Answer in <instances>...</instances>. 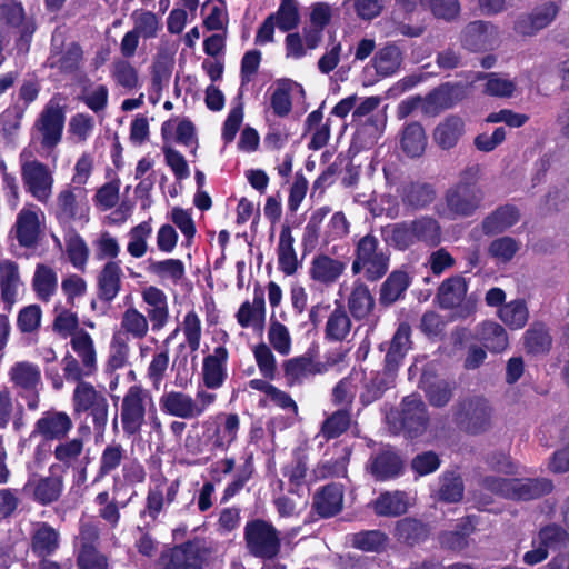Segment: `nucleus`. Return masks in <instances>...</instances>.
I'll use <instances>...</instances> for the list:
<instances>
[{
  "instance_id": "obj_1",
  "label": "nucleus",
  "mask_w": 569,
  "mask_h": 569,
  "mask_svg": "<svg viewBox=\"0 0 569 569\" xmlns=\"http://www.w3.org/2000/svg\"><path fill=\"white\" fill-rule=\"evenodd\" d=\"M473 168L466 169L459 182L452 184L445 193L443 201L438 207L440 217L456 220L473 216L481 207L483 192L476 182L470 181Z\"/></svg>"
},
{
  "instance_id": "obj_2",
  "label": "nucleus",
  "mask_w": 569,
  "mask_h": 569,
  "mask_svg": "<svg viewBox=\"0 0 569 569\" xmlns=\"http://www.w3.org/2000/svg\"><path fill=\"white\" fill-rule=\"evenodd\" d=\"M212 546L201 537H193L161 551L160 569H206L212 557Z\"/></svg>"
},
{
  "instance_id": "obj_3",
  "label": "nucleus",
  "mask_w": 569,
  "mask_h": 569,
  "mask_svg": "<svg viewBox=\"0 0 569 569\" xmlns=\"http://www.w3.org/2000/svg\"><path fill=\"white\" fill-rule=\"evenodd\" d=\"M482 487L498 496L513 500H531L551 492L552 482L546 478L506 479L488 476L482 479Z\"/></svg>"
},
{
  "instance_id": "obj_4",
  "label": "nucleus",
  "mask_w": 569,
  "mask_h": 569,
  "mask_svg": "<svg viewBox=\"0 0 569 569\" xmlns=\"http://www.w3.org/2000/svg\"><path fill=\"white\" fill-rule=\"evenodd\" d=\"M243 539L248 552L263 560H273L281 551L279 530L272 522L256 518L247 521Z\"/></svg>"
},
{
  "instance_id": "obj_5",
  "label": "nucleus",
  "mask_w": 569,
  "mask_h": 569,
  "mask_svg": "<svg viewBox=\"0 0 569 569\" xmlns=\"http://www.w3.org/2000/svg\"><path fill=\"white\" fill-rule=\"evenodd\" d=\"M0 27L17 31L14 49L18 54L30 51L37 23L33 17H27L21 1L0 0Z\"/></svg>"
},
{
  "instance_id": "obj_6",
  "label": "nucleus",
  "mask_w": 569,
  "mask_h": 569,
  "mask_svg": "<svg viewBox=\"0 0 569 569\" xmlns=\"http://www.w3.org/2000/svg\"><path fill=\"white\" fill-rule=\"evenodd\" d=\"M72 406L76 415L86 413L91 417L96 437H103L109 413V402L106 396L93 385L81 383L73 390Z\"/></svg>"
},
{
  "instance_id": "obj_7",
  "label": "nucleus",
  "mask_w": 569,
  "mask_h": 569,
  "mask_svg": "<svg viewBox=\"0 0 569 569\" xmlns=\"http://www.w3.org/2000/svg\"><path fill=\"white\" fill-rule=\"evenodd\" d=\"M457 425L466 432L480 435L492 426L493 409L488 399L472 396L460 401L453 412Z\"/></svg>"
},
{
  "instance_id": "obj_8",
  "label": "nucleus",
  "mask_w": 569,
  "mask_h": 569,
  "mask_svg": "<svg viewBox=\"0 0 569 569\" xmlns=\"http://www.w3.org/2000/svg\"><path fill=\"white\" fill-rule=\"evenodd\" d=\"M66 123V107L52 97L43 107L33 123V130L40 137V144L44 150L54 149L62 140Z\"/></svg>"
},
{
  "instance_id": "obj_9",
  "label": "nucleus",
  "mask_w": 569,
  "mask_h": 569,
  "mask_svg": "<svg viewBox=\"0 0 569 569\" xmlns=\"http://www.w3.org/2000/svg\"><path fill=\"white\" fill-rule=\"evenodd\" d=\"M150 393L140 385L128 388L121 401L120 419L123 435L132 437L139 435L146 423L147 399Z\"/></svg>"
},
{
  "instance_id": "obj_10",
  "label": "nucleus",
  "mask_w": 569,
  "mask_h": 569,
  "mask_svg": "<svg viewBox=\"0 0 569 569\" xmlns=\"http://www.w3.org/2000/svg\"><path fill=\"white\" fill-rule=\"evenodd\" d=\"M56 465L50 466V476L29 478L22 491L40 506H50L60 500L64 483L61 475H54Z\"/></svg>"
},
{
  "instance_id": "obj_11",
  "label": "nucleus",
  "mask_w": 569,
  "mask_h": 569,
  "mask_svg": "<svg viewBox=\"0 0 569 569\" xmlns=\"http://www.w3.org/2000/svg\"><path fill=\"white\" fill-rule=\"evenodd\" d=\"M375 237L366 236L358 243V272H363L368 280L375 281L383 277L388 270L389 258L377 249Z\"/></svg>"
},
{
  "instance_id": "obj_12",
  "label": "nucleus",
  "mask_w": 569,
  "mask_h": 569,
  "mask_svg": "<svg viewBox=\"0 0 569 569\" xmlns=\"http://www.w3.org/2000/svg\"><path fill=\"white\" fill-rule=\"evenodd\" d=\"M317 353L318 347L313 345L303 355L290 358L283 362V376L288 386L302 385L309 376L326 373L322 362L315 360Z\"/></svg>"
},
{
  "instance_id": "obj_13",
  "label": "nucleus",
  "mask_w": 569,
  "mask_h": 569,
  "mask_svg": "<svg viewBox=\"0 0 569 569\" xmlns=\"http://www.w3.org/2000/svg\"><path fill=\"white\" fill-rule=\"evenodd\" d=\"M26 190L38 201L47 202L52 192L53 178L47 164L32 160L21 167Z\"/></svg>"
},
{
  "instance_id": "obj_14",
  "label": "nucleus",
  "mask_w": 569,
  "mask_h": 569,
  "mask_svg": "<svg viewBox=\"0 0 569 569\" xmlns=\"http://www.w3.org/2000/svg\"><path fill=\"white\" fill-rule=\"evenodd\" d=\"M73 427L68 413L63 411L49 410L36 421L30 438L41 436L44 441H60L67 438Z\"/></svg>"
},
{
  "instance_id": "obj_15",
  "label": "nucleus",
  "mask_w": 569,
  "mask_h": 569,
  "mask_svg": "<svg viewBox=\"0 0 569 569\" xmlns=\"http://www.w3.org/2000/svg\"><path fill=\"white\" fill-rule=\"evenodd\" d=\"M60 532L49 522L38 521L30 532V551L38 560L50 558L60 549Z\"/></svg>"
},
{
  "instance_id": "obj_16",
  "label": "nucleus",
  "mask_w": 569,
  "mask_h": 569,
  "mask_svg": "<svg viewBox=\"0 0 569 569\" xmlns=\"http://www.w3.org/2000/svg\"><path fill=\"white\" fill-rule=\"evenodd\" d=\"M40 209L37 206L23 207L17 214L14 223V237L20 247L34 248L41 236L39 220Z\"/></svg>"
},
{
  "instance_id": "obj_17",
  "label": "nucleus",
  "mask_w": 569,
  "mask_h": 569,
  "mask_svg": "<svg viewBox=\"0 0 569 569\" xmlns=\"http://www.w3.org/2000/svg\"><path fill=\"white\" fill-rule=\"evenodd\" d=\"M229 351L224 346H218L213 352L202 360V383L207 389L221 388L228 378Z\"/></svg>"
},
{
  "instance_id": "obj_18",
  "label": "nucleus",
  "mask_w": 569,
  "mask_h": 569,
  "mask_svg": "<svg viewBox=\"0 0 569 569\" xmlns=\"http://www.w3.org/2000/svg\"><path fill=\"white\" fill-rule=\"evenodd\" d=\"M400 425L395 431L405 430L409 437L421 433L427 423L426 407L419 396L410 395L401 403Z\"/></svg>"
},
{
  "instance_id": "obj_19",
  "label": "nucleus",
  "mask_w": 569,
  "mask_h": 569,
  "mask_svg": "<svg viewBox=\"0 0 569 569\" xmlns=\"http://www.w3.org/2000/svg\"><path fill=\"white\" fill-rule=\"evenodd\" d=\"M559 7L553 1L537 6L529 14L520 17L515 23V30L522 36H532L548 27L557 17Z\"/></svg>"
},
{
  "instance_id": "obj_20",
  "label": "nucleus",
  "mask_w": 569,
  "mask_h": 569,
  "mask_svg": "<svg viewBox=\"0 0 569 569\" xmlns=\"http://www.w3.org/2000/svg\"><path fill=\"white\" fill-rule=\"evenodd\" d=\"M343 489L331 482L320 487L312 498V510L322 519L331 518L342 510Z\"/></svg>"
},
{
  "instance_id": "obj_21",
  "label": "nucleus",
  "mask_w": 569,
  "mask_h": 569,
  "mask_svg": "<svg viewBox=\"0 0 569 569\" xmlns=\"http://www.w3.org/2000/svg\"><path fill=\"white\" fill-rule=\"evenodd\" d=\"M367 469L379 481L398 478L403 473L405 463L401 457L391 449H383L372 456Z\"/></svg>"
},
{
  "instance_id": "obj_22",
  "label": "nucleus",
  "mask_w": 569,
  "mask_h": 569,
  "mask_svg": "<svg viewBox=\"0 0 569 569\" xmlns=\"http://www.w3.org/2000/svg\"><path fill=\"white\" fill-rule=\"evenodd\" d=\"M120 261H108L97 276V297L110 305L121 290Z\"/></svg>"
},
{
  "instance_id": "obj_23",
  "label": "nucleus",
  "mask_w": 569,
  "mask_h": 569,
  "mask_svg": "<svg viewBox=\"0 0 569 569\" xmlns=\"http://www.w3.org/2000/svg\"><path fill=\"white\" fill-rule=\"evenodd\" d=\"M379 103V97H369L358 106V137L360 134L367 137L365 140L366 146H370L376 142L383 126L381 117H368V113L375 110Z\"/></svg>"
},
{
  "instance_id": "obj_24",
  "label": "nucleus",
  "mask_w": 569,
  "mask_h": 569,
  "mask_svg": "<svg viewBox=\"0 0 569 569\" xmlns=\"http://www.w3.org/2000/svg\"><path fill=\"white\" fill-rule=\"evenodd\" d=\"M159 407L168 416L180 419L196 418V400L182 391H164L159 398Z\"/></svg>"
},
{
  "instance_id": "obj_25",
  "label": "nucleus",
  "mask_w": 569,
  "mask_h": 569,
  "mask_svg": "<svg viewBox=\"0 0 569 569\" xmlns=\"http://www.w3.org/2000/svg\"><path fill=\"white\" fill-rule=\"evenodd\" d=\"M520 211L517 207L505 204L490 212L481 221V230L486 236L501 234L517 224Z\"/></svg>"
},
{
  "instance_id": "obj_26",
  "label": "nucleus",
  "mask_w": 569,
  "mask_h": 569,
  "mask_svg": "<svg viewBox=\"0 0 569 569\" xmlns=\"http://www.w3.org/2000/svg\"><path fill=\"white\" fill-rule=\"evenodd\" d=\"M466 132V121L457 114L446 117L433 130V140L443 150L452 149Z\"/></svg>"
},
{
  "instance_id": "obj_27",
  "label": "nucleus",
  "mask_w": 569,
  "mask_h": 569,
  "mask_svg": "<svg viewBox=\"0 0 569 569\" xmlns=\"http://www.w3.org/2000/svg\"><path fill=\"white\" fill-rule=\"evenodd\" d=\"M127 459V450L124 447L112 440L101 451L99 458V466L92 483L102 481L106 477L110 476L119 467H122Z\"/></svg>"
},
{
  "instance_id": "obj_28",
  "label": "nucleus",
  "mask_w": 569,
  "mask_h": 569,
  "mask_svg": "<svg viewBox=\"0 0 569 569\" xmlns=\"http://www.w3.org/2000/svg\"><path fill=\"white\" fill-rule=\"evenodd\" d=\"M468 286L461 276L447 278L438 288L436 300L442 309H452L462 303Z\"/></svg>"
},
{
  "instance_id": "obj_29",
  "label": "nucleus",
  "mask_w": 569,
  "mask_h": 569,
  "mask_svg": "<svg viewBox=\"0 0 569 569\" xmlns=\"http://www.w3.org/2000/svg\"><path fill=\"white\" fill-rule=\"evenodd\" d=\"M372 506L375 512L379 516L398 517L407 512L410 498L405 491H386L379 495Z\"/></svg>"
},
{
  "instance_id": "obj_30",
  "label": "nucleus",
  "mask_w": 569,
  "mask_h": 569,
  "mask_svg": "<svg viewBox=\"0 0 569 569\" xmlns=\"http://www.w3.org/2000/svg\"><path fill=\"white\" fill-rule=\"evenodd\" d=\"M293 89H298L302 96L305 94L303 87L291 79H281L277 82V88L270 96V107L274 116L283 118L291 112V91Z\"/></svg>"
},
{
  "instance_id": "obj_31",
  "label": "nucleus",
  "mask_w": 569,
  "mask_h": 569,
  "mask_svg": "<svg viewBox=\"0 0 569 569\" xmlns=\"http://www.w3.org/2000/svg\"><path fill=\"white\" fill-rule=\"evenodd\" d=\"M9 377L16 388L24 391H36L41 385L39 366L29 361L16 362L10 368Z\"/></svg>"
},
{
  "instance_id": "obj_32",
  "label": "nucleus",
  "mask_w": 569,
  "mask_h": 569,
  "mask_svg": "<svg viewBox=\"0 0 569 569\" xmlns=\"http://www.w3.org/2000/svg\"><path fill=\"white\" fill-rule=\"evenodd\" d=\"M497 36L496 28L483 21L470 22L463 31V46L472 51L483 50L489 47Z\"/></svg>"
},
{
  "instance_id": "obj_33",
  "label": "nucleus",
  "mask_w": 569,
  "mask_h": 569,
  "mask_svg": "<svg viewBox=\"0 0 569 569\" xmlns=\"http://www.w3.org/2000/svg\"><path fill=\"white\" fill-rule=\"evenodd\" d=\"M150 479L153 482V486L148 489L146 505L144 508L140 510L139 516L140 518L148 516L156 521L162 512L166 503L163 491L168 479L162 472L157 476L151 475Z\"/></svg>"
},
{
  "instance_id": "obj_34",
  "label": "nucleus",
  "mask_w": 569,
  "mask_h": 569,
  "mask_svg": "<svg viewBox=\"0 0 569 569\" xmlns=\"http://www.w3.org/2000/svg\"><path fill=\"white\" fill-rule=\"evenodd\" d=\"M476 80L485 81L483 93L495 98H511L517 90L516 81L505 73L479 72Z\"/></svg>"
},
{
  "instance_id": "obj_35",
  "label": "nucleus",
  "mask_w": 569,
  "mask_h": 569,
  "mask_svg": "<svg viewBox=\"0 0 569 569\" xmlns=\"http://www.w3.org/2000/svg\"><path fill=\"white\" fill-rule=\"evenodd\" d=\"M129 500L118 501L111 496L109 490L97 493L93 503L98 506V517L108 523L111 528H117L121 519V509L128 506Z\"/></svg>"
},
{
  "instance_id": "obj_36",
  "label": "nucleus",
  "mask_w": 569,
  "mask_h": 569,
  "mask_svg": "<svg viewBox=\"0 0 569 569\" xmlns=\"http://www.w3.org/2000/svg\"><path fill=\"white\" fill-rule=\"evenodd\" d=\"M343 270V262L326 254H319L312 260L310 276L313 280L322 283H332L341 276Z\"/></svg>"
},
{
  "instance_id": "obj_37",
  "label": "nucleus",
  "mask_w": 569,
  "mask_h": 569,
  "mask_svg": "<svg viewBox=\"0 0 569 569\" xmlns=\"http://www.w3.org/2000/svg\"><path fill=\"white\" fill-rule=\"evenodd\" d=\"M401 62L400 49L396 46H387L376 54L373 64L366 67L363 73H371V70H375L377 74L390 76L400 68Z\"/></svg>"
},
{
  "instance_id": "obj_38",
  "label": "nucleus",
  "mask_w": 569,
  "mask_h": 569,
  "mask_svg": "<svg viewBox=\"0 0 569 569\" xmlns=\"http://www.w3.org/2000/svg\"><path fill=\"white\" fill-rule=\"evenodd\" d=\"M477 338L491 352H501L508 347V336L502 326L493 321H486L477 329Z\"/></svg>"
},
{
  "instance_id": "obj_39",
  "label": "nucleus",
  "mask_w": 569,
  "mask_h": 569,
  "mask_svg": "<svg viewBox=\"0 0 569 569\" xmlns=\"http://www.w3.org/2000/svg\"><path fill=\"white\" fill-rule=\"evenodd\" d=\"M521 249V241L510 236L495 238L487 248L488 256L497 263L506 264L512 261Z\"/></svg>"
},
{
  "instance_id": "obj_40",
  "label": "nucleus",
  "mask_w": 569,
  "mask_h": 569,
  "mask_svg": "<svg viewBox=\"0 0 569 569\" xmlns=\"http://www.w3.org/2000/svg\"><path fill=\"white\" fill-rule=\"evenodd\" d=\"M422 100L423 113L436 116L442 110L452 108L456 104V90L450 86H441L422 98Z\"/></svg>"
},
{
  "instance_id": "obj_41",
  "label": "nucleus",
  "mask_w": 569,
  "mask_h": 569,
  "mask_svg": "<svg viewBox=\"0 0 569 569\" xmlns=\"http://www.w3.org/2000/svg\"><path fill=\"white\" fill-rule=\"evenodd\" d=\"M411 329L409 325L401 323L390 342V348L386 355V363L389 369L398 367L406 353L411 347Z\"/></svg>"
},
{
  "instance_id": "obj_42",
  "label": "nucleus",
  "mask_w": 569,
  "mask_h": 569,
  "mask_svg": "<svg viewBox=\"0 0 569 569\" xmlns=\"http://www.w3.org/2000/svg\"><path fill=\"white\" fill-rule=\"evenodd\" d=\"M0 273L1 298L4 303L11 306L16 300L20 281L18 264L14 261L6 260L0 263Z\"/></svg>"
},
{
  "instance_id": "obj_43",
  "label": "nucleus",
  "mask_w": 569,
  "mask_h": 569,
  "mask_svg": "<svg viewBox=\"0 0 569 569\" xmlns=\"http://www.w3.org/2000/svg\"><path fill=\"white\" fill-rule=\"evenodd\" d=\"M70 343L86 369L94 368L98 370L94 343L91 336L84 329L78 330L71 337Z\"/></svg>"
},
{
  "instance_id": "obj_44",
  "label": "nucleus",
  "mask_w": 569,
  "mask_h": 569,
  "mask_svg": "<svg viewBox=\"0 0 569 569\" xmlns=\"http://www.w3.org/2000/svg\"><path fill=\"white\" fill-rule=\"evenodd\" d=\"M269 16L273 17L278 29L282 32L297 29L301 20L297 0H281L278 10Z\"/></svg>"
},
{
  "instance_id": "obj_45",
  "label": "nucleus",
  "mask_w": 569,
  "mask_h": 569,
  "mask_svg": "<svg viewBox=\"0 0 569 569\" xmlns=\"http://www.w3.org/2000/svg\"><path fill=\"white\" fill-rule=\"evenodd\" d=\"M253 473V458L252 456H248L244 459L243 463L238 467L232 481L226 486L220 502L226 503L234 496H237L244 488V486L252 479Z\"/></svg>"
},
{
  "instance_id": "obj_46",
  "label": "nucleus",
  "mask_w": 569,
  "mask_h": 569,
  "mask_svg": "<svg viewBox=\"0 0 569 569\" xmlns=\"http://www.w3.org/2000/svg\"><path fill=\"white\" fill-rule=\"evenodd\" d=\"M351 411L349 409H338L328 416L321 423L320 433L328 441L339 438L350 427Z\"/></svg>"
},
{
  "instance_id": "obj_47",
  "label": "nucleus",
  "mask_w": 569,
  "mask_h": 569,
  "mask_svg": "<svg viewBox=\"0 0 569 569\" xmlns=\"http://www.w3.org/2000/svg\"><path fill=\"white\" fill-rule=\"evenodd\" d=\"M498 316L509 328L521 329L528 322L529 311L526 302L521 299H517L502 305Z\"/></svg>"
},
{
  "instance_id": "obj_48",
  "label": "nucleus",
  "mask_w": 569,
  "mask_h": 569,
  "mask_svg": "<svg viewBox=\"0 0 569 569\" xmlns=\"http://www.w3.org/2000/svg\"><path fill=\"white\" fill-rule=\"evenodd\" d=\"M83 449L84 440L82 438L63 439L58 441L52 453L64 468H70L79 460Z\"/></svg>"
},
{
  "instance_id": "obj_49",
  "label": "nucleus",
  "mask_w": 569,
  "mask_h": 569,
  "mask_svg": "<svg viewBox=\"0 0 569 569\" xmlns=\"http://www.w3.org/2000/svg\"><path fill=\"white\" fill-rule=\"evenodd\" d=\"M416 242L436 247L441 241V228L438 221L431 217H420L412 220Z\"/></svg>"
},
{
  "instance_id": "obj_50",
  "label": "nucleus",
  "mask_w": 569,
  "mask_h": 569,
  "mask_svg": "<svg viewBox=\"0 0 569 569\" xmlns=\"http://www.w3.org/2000/svg\"><path fill=\"white\" fill-rule=\"evenodd\" d=\"M148 271L160 279H170L173 284H178L186 276V268L182 260L173 258L161 261H150Z\"/></svg>"
},
{
  "instance_id": "obj_51",
  "label": "nucleus",
  "mask_w": 569,
  "mask_h": 569,
  "mask_svg": "<svg viewBox=\"0 0 569 569\" xmlns=\"http://www.w3.org/2000/svg\"><path fill=\"white\" fill-rule=\"evenodd\" d=\"M32 284L37 297L42 301H49L57 289V274L52 268L38 264Z\"/></svg>"
},
{
  "instance_id": "obj_52",
  "label": "nucleus",
  "mask_w": 569,
  "mask_h": 569,
  "mask_svg": "<svg viewBox=\"0 0 569 569\" xmlns=\"http://www.w3.org/2000/svg\"><path fill=\"white\" fill-rule=\"evenodd\" d=\"M436 198L435 189L428 183H411L403 189L402 199L406 204L421 209Z\"/></svg>"
},
{
  "instance_id": "obj_53",
  "label": "nucleus",
  "mask_w": 569,
  "mask_h": 569,
  "mask_svg": "<svg viewBox=\"0 0 569 569\" xmlns=\"http://www.w3.org/2000/svg\"><path fill=\"white\" fill-rule=\"evenodd\" d=\"M463 482L456 472H445L439 479L438 498L445 502H458L463 497Z\"/></svg>"
},
{
  "instance_id": "obj_54",
  "label": "nucleus",
  "mask_w": 569,
  "mask_h": 569,
  "mask_svg": "<svg viewBox=\"0 0 569 569\" xmlns=\"http://www.w3.org/2000/svg\"><path fill=\"white\" fill-rule=\"evenodd\" d=\"M401 146L408 156H421L426 148V136L422 126L417 122L407 126L402 134Z\"/></svg>"
},
{
  "instance_id": "obj_55",
  "label": "nucleus",
  "mask_w": 569,
  "mask_h": 569,
  "mask_svg": "<svg viewBox=\"0 0 569 569\" xmlns=\"http://www.w3.org/2000/svg\"><path fill=\"white\" fill-rule=\"evenodd\" d=\"M427 536V527L416 519L405 518L397 522L396 537L400 541L413 545L425 540Z\"/></svg>"
},
{
  "instance_id": "obj_56",
  "label": "nucleus",
  "mask_w": 569,
  "mask_h": 569,
  "mask_svg": "<svg viewBox=\"0 0 569 569\" xmlns=\"http://www.w3.org/2000/svg\"><path fill=\"white\" fill-rule=\"evenodd\" d=\"M61 365L64 379L68 382L76 383V386L87 383L84 379L92 377L97 372L94 368H90V370L86 369L83 362L78 360L70 352H67L62 358Z\"/></svg>"
},
{
  "instance_id": "obj_57",
  "label": "nucleus",
  "mask_w": 569,
  "mask_h": 569,
  "mask_svg": "<svg viewBox=\"0 0 569 569\" xmlns=\"http://www.w3.org/2000/svg\"><path fill=\"white\" fill-rule=\"evenodd\" d=\"M351 320L347 312L338 307L328 318L326 325V338L328 340L341 341L349 333Z\"/></svg>"
},
{
  "instance_id": "obj_58",
  "label": "nucleus",
  "mask_w": 569,
  "mask_h": 569,
  "mask_svg": "<svg viewBox=\"0 0 569 569\" xmlns=\"http://www.w3.org/2000/svg\"><path fill=\"white\" fill-rule=\"evenodd\" d=\"M133 30L144 39H153L160 29V21L157 14L149 10H136L132 12Z\"/></svg>"
},
{
  "instance_id": "obj_59",
  "label": "nucleus",
  "mask_w": 569,
  "mask_h": 569,
  "mask_svg": "<svg viewBox=\"0 0 569 569\" xmlns=\"http://www.w3.org/2000/svg\"><path fill=\"white\" fill-rule=\"evenodd\" d=\"M79 203L72 188L62 190L57 197L56 218L59 222L69 223L77 219Z\"/></svg>"
},
{
  "instance_id": "obj_60",
  "label": "nucleus",
  "mask_w": 569,
  "mask_h": 569,
  "mask_svg": "<svg viewBox=\"0 0 569 569\" xmlns=\"http://www.w3.org/2000/svg\"><path fill=\"white\" fill-rule=\"evenodd\" d=\"M151 232L152 228L149 221H142L130 230V241L127 250L133 258H141L146 254L148 250L147 239Z\"/></svg>"
},
{
  "instance_id": "obj_61",
  "label": "nucleus",
  "mask_w": 569,
  "mask_h": 569,
  "mask_svg": "<svg viewBox=\"0 0 569 569\" xmlns=\"http://www.w3.org/2000/svg\"><path fill=\"white\" fill-rule=\"evenodd\" d=\"M421 6L437 19L452 21L458 18L461 7L458 0H420Z\"/></svg>"
},
{
  "instance_id": "obj_62",
  "label": "nucleus",
  "mask_w": 569,
  "mask_h": 569,
  "mask_svg": "<svg viewBox=\"0 0 569 569\" xmlns=\"http://www.w3.org/2000/svg\"><path fill=\"white\" fill-rule=\"evenodd\" d=\"M409 276L403 271H393L385 281L381 289V299L385 302H395L408 288Z\"/></svg>"
},
{
  "instance_id": "obj_63",
  "label": "nucleus",
  "mask_w": 569,
  "mask_h": 569,
  "mask_svg": "<svg viewBox=\"0 0 569 569\" xmlns=\"http://www.w3.org/2000/svg\"><path fill=\"white\" fill-rule=\"evenodd\" d=\"M121 328L133 338L142 339L148 332V320L140 311L131 307L122 315Z\"/></svg>"
},
{
  "instance_id": "obj_64",
  "label": "nucleus",
  "mask_w": 569,
  "mask_h": 569,
  "mask_svg": "<svg viewBox=\"0 0 569 569\" xmlns=\"http://www.w3.org/2000/svg\"><path fill=\"white\" fill-rule=\"evenodd\" d=\"M77 569H111L107 555L98 549L76 551Z\"/></svg>"
}]
</instances>
